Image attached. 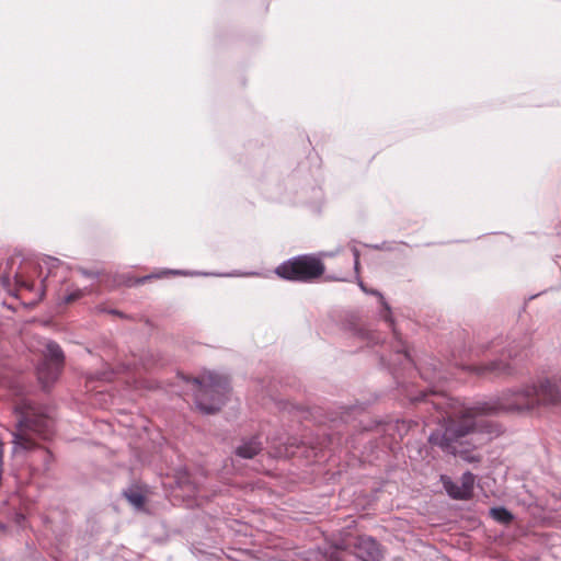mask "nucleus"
Wrapping results in <instances>:
<instances>
[{
    "label": "nucleus",
    "instance_id": "obj_19",
    "mask_svg": "<svg viewBox=\"0 0 561 561\" xmlns=\"http://www.w3.org/2000/svg\"><path fill=\"white\" fill-rule=\"evenodd\" d=\"M14 520L18 525H22V523L25 520V516L21 513H15Z\"/></svg>",
    "mask_w": 561,
    "mask_h": 561
},
{
    "label": "nucleus",
    "instance_id": "obj_16",
    "mask_svg": "<svg viewBox=\"0 0 561 561\" xmlns=\"http://www.w3.org/2000/svg\"><path fill=\"white\" fill-rule=\"evenodd\" d=\"M44 263L47 266L49 273H51L53 268L58 267L59 265H61V262L58 259H55V257H48L47 260L44 261Z\"/></svg>",
    "mask_w": 561,
    "mask_h": 561
},
{
    "label": "nucleus",
    "instance_id": "obj_22",
    "mask_svg": "<svg viewBox=\"0 0 561 561\" xmlns=\"http://www.w3.org/2000/svg\"><path fill=\"white\" fill-rule=\"evenodd\" d=\"M309 553L316 560H318L319 558L323 557L322 553L319 550L310 551Z\"/></svg>",
    "mask_w": 561,
    "mask_h": 561
},
{
    "label": "nucleus",
    "instance_id": "obj_21",
    "mask_svg": "<svg viewBox=\"0 0 561 561\" xmlns=\"http://www.w3.org/2000/svg\"><path fill=\"white\" fill-rule=\"evenodd\" d=\"M1 282H2V285H3L4 287L10 286V275H9V274H7V275L2 276Z\"/></svg>",
    "mask_w": 561,
    "mask_h": 561
},
{
    "label": "nucleus",
    "instance_id": "obj_12",
    "mask_svg": "<svg viewBox=\"0 0 561 561\" xmlns=\"http://www.w3.org/2000/svg\"><path fill=\"white\" fill-rule=\"evenodd\" d=\"M474 476L470 471H466L460 479V488L466 500L470 499L474 486Z\"/></svg>",
    "mask_w": 561,
    "mask_h": 561
},
{
    "label": "nucleus",
    "instance_id": "obj_2",
    "mask_svg": "<svg viewBox=\"0 0 561 561\" xmlns=\"http://www.w3.org/2000/svg\"><path fill=\"white\" fill-rule=\"evenodd\" d=\"M196 387L194 397L197 409L205 414H213L221 408L229 393V380L226 376L207 373L193 379Z\"/></svg>",
    "mask_w": 561,
    "mask_h": 561
},
{
    "label": "nucleus",
    "instance_id": "obj_11",
    "mask_svg": "<svg viewBox=\"0 0 561 561\" xmlns=\"http://www.w3.org/2000/svg\"><path fill=\"white\" fill-rule=\"evenodd\" d=\"M440 480L443 482L444 489L446 490V492L448 493V495L450 497L456 499V500H466V497L462 493V490L460 488V484L453 481L447 476H442Z\"/></svg>",
    "mask_w": 561,
    "mask_h": 561
},
{
    "label": "nucleus",
    "instance_id": "obj_1",
    "mask_svg": "<svg viewBox=\"0 0 561 561\" xmlns=\"http://www.w3.org/2000/svg\"><path fill=\"white\" fill-rule=\"evenodd\" d=\"M559 404L561 378L541 379L537 383L503 392L495 400L462 407L448 413L430 434L428 443L447 455L459 456L467 462H478L480 457L472 455L471 450L476 448L473 435L484 427L479 416L500 412H534Z\"/></svg>",
    "mask_w": 561,
    "mask_h": 561
},
{
    "label": "nucleus",
    "instance_id": "obj_5",
    "mask_svg": "<svg viewBox=\"0 0 561 561\" xmlns=\"http://www.w3.org/2000/svg\"><path fill=\"white\" fill-rule=\"evenodd\" d=\"M26 430L36 431L33 428L31 421L24 416L19 421L18 432L13 434V450L18 451L19 449L31 450L35 448V443L28 437Z\"/></svg>",
    "mask_w": 561,
    "mask_h": 561
},
{
    "label": "nucleus",
    "instance_id": "obj_17",
    "mask_svg": "<svg viewBox=\"0 0 561 561\" xmlns=\"http://www.w3.org/2000/svg\"><path fill=\"white\" fill-rule=\"evenodd\" d=\"M83 296V290L77 289L65 297L66 302H72Z\"/></svg>",
    "mask_w": 561,
    "mask_h": 561
},
{
    "label": "nucleus",
    "instance_id": "obj_15",
    "mask_svg": "<svg viewBox=\"0 0 561 561\" xmlns=\"http://www.w3.org/2000/svg\"><path fill=\"white\" fill-rule=\"evenodd\" d=\"M38 454L44 461V469L47 470L53 460V455L47 449H39Z\"/></svg>",
    "mask_w": 561,
    "mask_h": 561
},
{
    "label": "nucleus",
    "instance_id": "obj_14",
    "mask_svg": "<svg viewBox=\"0 0 561 561\" xmlns=\"http://www.w3.org/2000/svg\"><path fill=\"white\" fill-rule=\"evenodd\" d=\"M356 277H357V280H358V286L360 287V289L363 291H365L366 294H370V295H375L377 296L379 299H380V302L381 305L383 306V308L388 311V313H390V307L389 305L387 304V301L385 300L383 296L381 293H379L378 290H368L366 288V286L364 285L363 280L358 277V274H356Z\"/></svg>",
    "mask_w": 561,
    "mask_h": 561
},
{
    "label": "nucleus",
    "instance_id": "obj_7",
    "mask_svg": "<svg viewBox=\"0 0 561 561\" xmlns=\"http://www.w3.org/2000/svg\"><path fill=\"white\" fill-rule=\"evenodd\" d=\"M355 549L357 556L364 561H373L379 554L377 541L369 536L358 537Z\"/></svg>",
    "mask_w": 561,
    "mask_h": 561
},
{
    "label": "nucleus",
    "instance_id": "obj_4",
    "mask_svg": "<svg viewBox=\"0 0 561 561\" xmlns=\"http://www.w3.org/2000/svg\"><path fill=\"white\" fill-rule=\"evenodd\" d=\"M65 364V355L60 346L49 341L46 344L44 360L37 368V376L43 387L47 388L59 377Z\"/></svg>",
    "mask_w": 561,
    "mask_h": 561
},
{
    "label": "nucleus",
    "instance_id": "obj_10",
    "mask_svg": "<svg viewBox=\"0 0 561 561\" xmlns=\"http://www.w3.org/2000/svg\"><path fill=\"white\" fill-rule=\"evenodd\" d=\"M123 494L135 510H145L146 496L139 486L133 485L125 490Z\"/></svg>",
    "mask_w": 561,
    "mask_h": 561
},
{
    "label": "nucleus",
    "instance_id": "obj_18",
    "mask_svg": "<svg viewBox=\"0 0 561 561\" xmlns=\"http://www.w3.org/2000/svg\"><path fill=\"white\" fill-rule=\"evenodd\" d=\"M353 255H354V270H355L356 274H358V271H359V251L356 248L353 249Z\"/></svg>",
    "mask_w": 561,
    "mask_h": 561
},
{
    "label": "nucleus",
    "instance_id": "obj_3",
    "mask_svg": "<svg viewBox=\"0 0 561 561\" xmlns=\"http://www.w3.org/2000/svg\"><path fill=\"white\" fill-rule=\"evenodd\" d=\"M321 259L312 254L295 256L276 267V274L287 280L309 283L324 273Z\"/></svg>",
    "mask_w": 561,
    "mask_h": 561
},
{
    "label": "nucleus",
    "instance_id": "obj_23",
    "mask_svg": "<svg viewBox=\"0 0 561 561\" xmlns=\"http://www.w3.org/2000/svg\"><path fill=\"white\" fill-rule=\"evenodd\" d=\"M331 279H333V280H339V282H344V280H346V278H345V277H332Z\"/></svg>",
    "mask_w": 561,
    "mask_h": 561
},
{
    "label": "nucleus",
    "instance_id": "obj_24",
    "mask_svg": "<svg viewBox=\"0 0 561 561\" xmlns=\"http://www.w3.org/2000/svg\"><path fill=\"white\" fill-rule=\"evenodd\" d=\"M507 357H508V358L517 357V354H514V355H513V354H512V351L510 350V351H507Z\"/></svg>",
    "mask_w": 561,
    "mask_h": 561
},
{
    "label": "nucleus",
    "instance_id": "obj_9",
    "mask_svg": "<svg viewBox=\"0 0 561 561\" xmlns=\"http://www.w3.org/2000/svg\"><path fill=\"white\" fill-rule=\"evenodd\" d=\"M262 450V444L257 437H252L249 440L242 442L236 448V455L240 458L251 459Z\"/></svg>",
    "mask_w": 561,
    "mask_h": 561
},
{
    "label": "nucleus",
    "instance_id": "obj_25",
    "mask_svg": "<svg viewBox=\"0 0 561 561\" xmlns=\"http://www.w3.org/2000/svg\"><path fill=\"white\" fill-rule=\"evenodd\" d=\"M7 529L5 525L0 523V531H4Z\"/></svg>",
    "mask_w": 561,
    "mask_h": 561
},
{
    "label": "nucleus",
    "instance_id": "obj_6",
    "mask_svg": "<svg viewBox=\"0 0 561 561\" xmlns=\"http://www.w3.org/2000/svg\"><path fill=\"white\" fill-rule=\"evenodd\" d=\"M37 266L31 261H25L23 263L20 271L14 274L16 290L25 289L27 291H33L35 289L33 274Z\"/></svg>",
    "mask_w": 561,
    "mask_h": 561
},
{
    "label": "nucleus",
    "instance_id": "obj_13",
    "mask_svg": "<svg viewBox=\"0 0 561 561\" xmlns=\"http://www.w3.org/2000/svg\"><path fill=\"white\" fill-rule=\"evenodd\" d=\"M490 514L496 522L502 524H510L513 520V515L504 507H493Z\"/></svg>",
    "mask_w": 561,
    "mask_h": 561
},
{
    "label": "nucleus",
    "instance_id": "obj_8",
    "mask_svg": "<svg viewBox=\"0 0 561 561\" xmlns=\"http://www.w3.org/2000/svg\"><path fill=\"white\" fill-rule=\"evenodd\" d=\"M505 354H502L500 359L491 362L488 366L478 369L479 374L490 371L495 375H512L515 371V367L504 359Z\"/></svg>",
    "mask_w": 561,
    "mask_h": 561
},
{
    "label": "nucleus",
    "instance_id": "obj_20",
    "mask_svg": "<svg viewBox=\"0 0 561 561\" xmlns=\"http://www.w3.org/2000/svg\"><path fill=\"white\" fill-rule=\"evenodd\" d=\"M45 288H46V286L44 285V280H42V286H41V288L38 290V294H37V300H41L43 298L44 293H45Z\"/></svg>",
    "mask_w": 561,
    "mask_h": 561
}]
</instances>
